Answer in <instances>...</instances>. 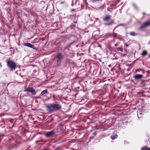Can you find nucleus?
<instances>
[{
    "label": "nucleus",
    "instance_id": "a878e982",
    "mask_svg": "<svg viewBox=\"0 0 150 150\" xmlns=\"http://www.w3.org/2000/svg\"><path fill=\"white\" fill-rule=\"evenodd\" d=\"M136 71H137V72L138 71H139V70H137Z\"/></svg>",
    "mask_w": 150,
    "mask_h": 150
},
{
    "label": "nucleus",
    "instance_id": "a211bd4d",
    "mask_svg": "<svg viewBox=\"0 0 150 150\" xmlns=\"http://www.w3.org/2000/svg\"><path fill=\"white\" fill-rule=\"evenodd\" d=\"M133 6H134V7L135 8H137V6H136V5L135 4H133Z\"/></svg>",
    "mask_w": 150,
    "mask_h": 150
},
{
    "label": "nucleus",
    "instance_id": "9b49d317",
    "mask_svg": "<svg viewBox=\"0 0 150 150\" xmlns=\"http://www.w3.org/2000/svg\"><path fill=\"white\" fill-rule=\"evenodd\" d=\"M148 54L147 51L146 50H144L141 54V55L143 56H145Z\"/></svg>",
    "mask_w": 150,
    "mask_h": 150
},
{
    "label": "nucleus",
    "instance_id": "dca6fc26",
    "mask_svg": "<svg viewBox=\"0 0 150 150\" xmlns=\"http://www.w3.org/2000/svg\"><path fill=\"white\" fill-rule=\"evenodd\" d=\"M117 50L118 51H120L121 52H122L123 51V49L121 48H117Z\"/></svg>",
    "mask_w": 150,
    "mask_h": 150
},
{
    "label": "nucleus",
    "instance_id": "4be33fe9",
    "mask_svg": "<svg viewBox=\"0 0 150 150\" xmlns=\"http://www.w3.org/2000/svg\"><path fill=\"white\" fill-rule=\"evenodd\" d=\"M125 45H126V47H128V45H127V44H126Z\"/></svg>",
    "mask_w": 150,
    "mask_h": 150
},
{
    "label": "nucleus",
    "instance_id": "b1692460",
    "mask_svg": "<svg viewBox=\"0 0 150 150\" xmlns=\"http://www.w3.org/2000/svg\"><path fill=\"white\" fill-rule=\"evenodd\" d=\"M143 14L144 15H145V13H143Z\"/></svg>",
    "mask_w": 150,
    "mask_h": 150
},
{
    "label": "nucleus",
    "instance_id": "393cba45",
    "mask_svg": "<svg viewBox=\"0 0 150 150\" xmlns=\"http://www.w3.org/2000/svg\"><path fill=\"white\" fill-rule=\"evenodd\" d=\"M36 134H34L33 136V137H35L36 136Z\"/></svg>",
    "mask_w": 150,
    "mask_h": 150
},
{
    "label": "nucleus",
    "instance_id": "f257e3e1",
    "mask_svg": "<svg viewBox=\"0 0 150 150\" xmlns=\"http://www.w3.org/2000/svg\"><path fill=\"white\" fill-rule=\"evenodd\" d=\"M61 104L57 103H52L47 107V111L50 113H52L54 110H59L62 108Z\"/></svg>",
    "mask_w": 150,
    "mask_h": 150
},
{
    "label": "nucleus",
    "instance_id": "1a4fd4ad",
    "mask_svg": "<svg viewBox=\"0 0 150 150\" xmlns=\"http://www.w3.org/2000/svg\"><path fill=\"white\" fill-rule=\"evenodd\" d=\"M49 93L47 89H45L42 91L40 94V96H42L45 94Z\"/></svg>",
    "mask_w": 150,
    "mask_h": 150
},
{
    "label": "nucleus",
    "instance_id": "39448f33",
    "mask_svg": "<svg viewBox=\"0 0 150 150\" xmlns=\"http://www.w3.org/2000/svg\"><path fill=\"white\" fill-rule=\"evenodd\" d=\"M23 45L24 46L30 47L33 49H36V48L33 45L29 43H24L23 44Z\"/></svg>",
    "mask_w": 150,
    "mask_h": 150
},
{
    "label": "nucleus",
    "instance_id": "4468645a",
    "mask_svg": "<svg viewBox=\"0 0 150 150\" xmlns=\"http://www.w3.org/2000/svg\"><path fill=\"white\" fill-rule=\"evenodd\" d=\"M141 150H150V148H148L145 146L142 147Z\"/></svg>",
    "mask_w": 150,
    "mask_h": 150
},
{
    "label": "nucleus",
    "instance_id": "f8f14e48",
    "mask_svg": "<svg viewBox=\"0 0 150 150\" xmlns=\"http://www.w3.org/2000/svg\"><path fill=\"white\" fill-rule=\"evenodd\" d=\"M114 22V20H112L109 23H105L104 25L106 26H109L112 25L113 23Z\"/></svg>",
    "mask_w": 150,
    "mask_h": 150
},
{
    "label": "nucleus",
    "instance_id": "ddd939ff",
    "mask_svg": "<svg viewBox=\"0 0 150 150\" xmlns=\"http://www.w3.org/2000/svg\"><path fill=\"white\" fill-rule=\"evenodd\" d=\"M118 137L117 135V134H115V135H112V136H111V138L112 139V140H114L115 139L117 138Z\"/></svg>",
    "mask_w": 150,
    "mask_h": 150
},
{
    "label": "nucleus",
    "instance_id": "bb28decb",
    "mask_svg": "<svg viewBox=\"0 0 150 150\" xmlns=\"http://www.w3.org/2000/svg\"><path fill=\"white\" fill-rule=\"evenodd\" d=\"M12 121H13V120H10V121H11V122H12Z\"/></svg>",
    "mask_w": 150,
    "mask_h": 150
},
{
    "label": "nucleus",
    "instance_id": "9d476101",
    "mask_svg": "<svg viewBox=\"0 0 150 150\" xmlns=\"http://www.w3.org/2000/svg\"><path fill=\"white\" fill-rule=\"evenodd\" d=\"M111 16H106L105 18H103V20L104 21H108L111 19Z\"/></svg>",
    "mask_w": 150,
    "mask_h": 150
},
{
    "label": "nucleus",
    "instance_id": "20e7f679",
    "mask_svg": "<svg viewBox=\"0 0 150 150\" xmlns=\"http://www.w3.org/2000/svg\"><path fill=\"white\" fill-rule=\"evenodd\" d=\"M55 134L53 130L47 132L45 133V136L47 137H50L52 136Z\"/></svg>",
    "mask_w": 150,
    "mask_h": 150
},
{
    "label": "nucleus",
    "instance_id": "f3484780",
    "mask_svg": "<svg viewBox=\"0 0 150 150\" xmlns=\"http://www.w3.org/2000/svg\"><path fill=\"white\" fill-rule=\"evenodd\" d=\"M141 114V113L140 112V110H139L137 111V114L138 117H139V116Z\"/></svg>",
    "mask_w": 150,
    "mask_h": 150
},
{
    "label": "nucleus",
    "instance_id": "aec40b11",
    "mask_svg": "<svg viewBox=\"0 0 150 150\" xmlns=\"http://www.w3.org/2000/svg\"><path fill=\"white\" fill-rule=\"evenodd\" d=\"M2 64H1V62H0V67H2Z\"/></svg>",
    "mask_w": 150,
    "mask_h": 150
},
{
    "label": "nucleus",
    "instance_id": "c85d7f7f",
    "mask_svg": "<svg viewBox=\"0 0 150 150\" xmlns=\"http://www.w3.org/2000/svg\"><path fill=\"white\" fill-rule=\"evenodd\" d=\"M76 1H75V4H76Z\"/></svg>",
    "mask_w": 150,
    "mask_h": 150
},
{
    "label": "nucleus",
    "instance_id": "5701e85b",
    "mask_svg": "<svg viewBox=\"0 0 150 150\" xmlns=\"http://www.w3.org/2000/svg\"><path fill=\"white\" fill-rule=\"evenodd\" d=\"M117 45H118V44H116L115 45V46H117Z\"/></svg>",
    "mask_w": 150,
    "mask_h": 150
},
{
    "label": "nucleus",
    "instance_id": "423d86ee",
    "mask_svg": "<svg viewBox=\"0 0 150 150\" xmlns=\"http://www.w3.org/2000/svg\"><path fill=\"white\" fill-rule=\"evenodd\" d=\"M150 25V21H147L144 23V24L141 26L140 28H143L146 27Z\"/></svg>",
    "mask_w": 150,
    "mask_h": 150
},
{
    "label": "nucleus",
    "instance_id": "f03ea898",
    "mask_svg": "<svg viewBox=\"0 0 150 150\" xmlns=\"http://www.w3.org/2000/svg\"><path fill=\"white\" fill-rule=\"evenodd\" d=\"M7 67L10 69V71L15 70L16 67V63L14 61L12 60H6Z\"/></svg>",
    "mask_w": 150,
    "mask_h": 150
},
{
    "label": "nucleus",
    "instance_id": "cd10ccee",
    "mask_svg": "<svg viewBox=\"0 0 150 150\" xmlns=\"http://www.w3.org/2000/svg\"><path fill=\"white\" fill-rule=\"evenodd\" d=\"M149 57H150V54H149Z\"/></svg>",
    "mask_w": 150,
    "mask_h": 150
},
{
    "label": "nucleus",
    "instance_id": "0eeeda50",
    "mask_svg": "<svg viewBox=\"0 0 150 150\" xmlns=\"http://www.w3.org/2000/svg\"><path fill=\"white\" fill-rule=\"evenodd\" d=\"M143 76L141 74H137L134 76V78L135 79H142Z\"/></svg>",
    "mask_w": 150,
    "mask_h": 150
},
{
    "label": "nucleus",
    "instance_id": "2eb2a0df",
    "mask_svg": "<svg viewBox=\"0 0 150 150\" xmlns=\"http://www.w3.org/2000/svg\"><path fill=\"white\" fill-rule=\"evenodd\" d=\"M129 34L131 35L132 36H134L137 35V33H135L134 32H130Z\"/></svg>",
    "mask_w": 150,
    "mask_h": 150
},
{
    "label": "nucleus",
    "instance_id": "7ed1b4c3",
    "mask_svg": "<svg viewBox=\"0 0 150 150\" xmlns=\"http://www.w3.org/2000/svg\"><path fill=\"white\" fill-rule=\"evenodd\" d=\"M24 91V92H31L33 95H35L36 93V92L35 90L33 88L28 87L25 89Z\"/></svg>",
    "mask_w": 150,
    "mask_h": 150
},
{
    "label": "nucleus",
    "instance_id": "c756f323",
    "mask_svg": "<svg viewBox=\"0 0 150 150\" xmlns=\"http://www.w3.org/2000/svg\"><path fill=\"white\" fill-rule=\"evenodd\" d=\"M73 5H74V4H72V6H73Z\"/></svg>",
    "mask_w": 150,
    "mask_h": 150
},
{
    "label": "nucleus",
    "instance_id": "412c9836",
    "mask_svg": "<svg viewBox=\"0 0 150 150\" xmlns=\"http://www.w3.org/2000/svg\"><path fill=\"white\" fill-rule=\"evenodd\" d=\"M42 96H40V95L38 97V98H41V97H41Z\"/></svg>",
    "mask_w": 150,
    "mask_h": 150
},
{
    "label": "nucleus",
    "instance_id": "6ab92c4d",
    "mask_svg": "<svg viewBox=\"0 0 150 150\" xmlns=\"http://www.w3.org/2000/svg\"><path fill=\"white\" fill-rule=\"evenodd\" d=\"M97 134V132H94L93 133V134L94 135H95L96 134Z\"/></svg>",
    "mask_w": 150,
    "mask_h": 150
},
{
    "label": "nucleus",
    "instance_id": "6e6552de",
    "mask_svg": "<svg viewBox=\"0 0 150 150\" xmlns=\"http://www.w3.org/2000/svg\"><path fill=\"white\" fill-rule=\"evenodd\" d=\"M62 58V54L60 53H59L57 56V62L58 63L60 62H61Z\"/></svg>",
    "mask_w": 150,
    "mask_h": 150
},
{
    "label": "nucleus",
    "instance_id": "7c9ffc66",
    "mask_svg": "<svg viewBox=\"0 0 150 150\" xmlns=\"http://www.w3.org/2000/svg\"><path fill=\"white\" fill-rule=\"evenodd\" d=\"M91 21H93V20H92V19H91Z\"/></svg>",
    "mask_w": 150,
    "mask_h": 150
}]
</instances>
